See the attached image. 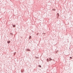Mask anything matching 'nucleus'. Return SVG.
Masks as SVG:
<instances>
[{
    "instance_id": "f257e3e1",
    "label": "nucleus",
    "mask_w": 73,
    "mask_h": 73,
    "mask_svg": "<svg viewBox=\"0 0 73 73\" xmlns=\"http://www.w3.org/2000/svg\"><path fill=\"white\" fill-rule=\"evenodd\" d=\"M7 42L8 43V44H9V43H10V41H7Z\"/></svg>"
},
{
    "instance_id": "f03ea898",
    "label": "nucleus",
    "mask_w": 73,
    "mask_h": 73,
    "mask_svg": "<svg viewBox=\"0 0 73 73\" xmlns=\"http://www.w3.org/2000/svg\"><path fill=\"white\" fill-rule=\"evenodd\" d=\"M49 60H50H50H52V59H51V58H49Z\"/></svg>"
},
{
    "instance_id": "7ed1b4c3",
    "label": "nucleus",
    "mask_w": 73,
    "mask_h": 73,
    "mask_svg": "<svg viewBox=\"0 0 73 73\" xmlns=\"http://www.w3.org/2000/svg\"><path fill=\"white\" fill-rule=\"evenodd\" d=\"M27 50H28V51H30V50L29 49H28Z\"/></svg>"
},
{
    "instance_id": "20e7f679",
    "label": "nucleus",
    "mask_w": 73,
    "mask_h": 73,
    "mask_svg": "<svg viewBox=\"0 0 73 73\" xmlns=\"http://www.w3.org/2000/svg\"><path fill=\"white\" fill-rule=\"evenodd\" d=\"M57 16H59V14H58V13L57 14Z\"/></svg>"
},
{
    "instance_id": "39448f33",
    "label": "nucleus",
    "mask_w": 73,
    "mask_h": 73,
    "mask_svg": "<svg viewBox=\"0 0 73 73\" xmlns=\"http://www.w3.org/2000/svg\"><path fill=\"white\" fill-rule=\"evenodd\" d=\"M39 66V67H40V68H41V66H40V65Z\"/></svg>"
},
{
    "instance_id": "423d86ee",
    "label": "nucleus",
    "mask_w": 73,
    "mask_h": 73,
    "mask_svg": "<svg viewBox=\"0 0 73 73\" xmlns=\"http://www.w3.org/2000/svg\"><path fill=\"white\" fill-rule=\"evenodd\" d=\"M49 59H47V61L48 62H49V60H48Z\"/></svg>"
},
{
    "instance_id": "0eeeda50",
    "label": "nucleus",
    "mask_w": 73,
    "mask_h": 73,
    "mask_svg": "<svg viewBox=\"0 0 73 73\" xmlns=\"http://www.w3.org/2000/svg\"><path fill=\"white\" fill-rule=\"evenodd\" d=\"M31 36H30V39H31Z\"/></svg>"
},
{
    "instance_id": "6e6552de",
    "label": "nucleus",
    "mask_w": 73,
    "mask_h": 73,
    "mask_svg": "<svg viewBox=\"0 0 73 73\" xmlns=\"http://www.w3.org/2000/svg\"><path fill=\"white\" fill-rule=\"evenodd\" d=\"M70 58H72L71 57H70Z\"/></svg>"
},
{
    "instance_id": "1a4fd4ad",
    "label": "nucleus",
    "mask_w": 73,
    "mask_h": 73,
    "mask_svg": "<svg viewBox=\"0 0 73 73\" xmlns=\"http://www.w3.org/2000/svg\"><path fill=\"white\" fill-rule=\"evenodd\" d=\"M13 27H15V25H14V26H13Z\"/></svg>"
},
{
    "instance_id": "9d476101",
    "label": "nucleus",
    "mask_w": 73,
    "mask_h": 73,
    "mask_svg": "<svg viewBox=\"0 0 73 73\" xmlns=\"http://www.w3.org/2000/svg\"><path fill=\"white\" fill-rule=\"evenodd\" d=\"M13 27H15V26H14V25H13Z\"/></svg>"
}]
</instances>
